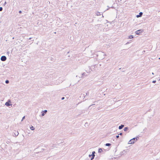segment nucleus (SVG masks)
Returning a JSON list of instances; mask_svg holds the SVG:
<instances>
[{"mask_svg":"<svg viewBox=\"0 0 160 160\" xmlns=\"http://www.w3.org/2000/svg\"><path fill=\"white\" fill-rule=\"evenodd\" d=\"M139 138V137H137L136 138H133L132 139H131L128 142L129 144H133L135 142H136L138 139Z\"/></svg>","mask_w":160,"mask_h":160,"instance_id":"f257e3e1","label":"nucleus"},{"mask_svg":"<svg viewBox=\"0 0 160 160\" xmlns=\"http://www.w3.org/2000/svg\"><path fill=\"white\" fill-rule=\"evenodd\" d=\"M95 151H93L92 153V154H91V155L89 154V157H92L91 158V160H92L94 159V157L95 156Z\"/></svg>","mask_w":160,"mask_h":160,"instance_id":"f03ea898","label":"nucleus"},{"mask_svg":"<svg viewBox=\"0 0 160 160\" xmlns=\"http://www.w3.org/2000/svg\"><path fill=\"white\" fill-rule=\"evenodd\" d=\"M11 103V100H8V102H6L5 103V105L6 106H10V105H12V104H10V103Z\"/></svg>","mask_w":160,"mask_h":160,"instance_id":"7ed1b4c3","label":"nucleus"},{"mask_svg":"<svg viewBox=\"0 0 160 160\" xmlns=\"http://www.w3.org/2000/svg\"><path fill=\"white\" fill-rule=\"evenodd\" d=\"M7 58L5 56H3L1 57V60L2 61H4L6 60Z\"/></svg>","mask_w":160,"mask_h":160,"instance_id":"20e7f679","label":"nucleus"},{"mask_svg":"<svg viewBox=\"0 0 160 160\" xmlns=\"http://www.w3.org/2000/svg\"><path fill=\"white\" fill-rule=\"evenodd\" d=\"M143 31V30L142 29L139 30H137L135 32V33L139 35L140 33L142 32Z\"/></svg>","mask_w":160,"mask_h":160,"instance_id":"39448f33","label":"nucleus"},{"mask_svg":"<svg viewBox=\"0 0 160 160\" xmlns=\"http://www.w3.org/2000/svg\"><path fill=\"white\" fill-rule=\"evenodd\" d=\"M48 112V111L47 110H44V111H42L41 112L42 113V116H44L45 114L46 113Z\"/></svg>","mask_w":160,"mask_h":160,"instance_id":"423d86ee","label":"nucleus"},{"mask_svg":"<svg viewBox=\"0 0 160 160\" xmlns=\"http://www.w3.org/2000/svg\"><path fill=\"white\" fill-rule=\"evenodd\" d=\"M13 133H14V135H13V136H15V137L18 136L19 134L18 131H15Z\"/></svg>","mask_w":160,"mask_h":160,"instance_id":"0eeeda50","label":"nucleus"},{"mask_svg":"<svg viewBox=\"0 0 160 160\" xmlns=\"http://www.w3.org/2000/svg\"><path fill=\"white\" fill-rule=\"evenodd\" d=\"M142 12H140L139 13V15H137V18H139V17H141L142 15Z\"/></svg>","mask_w":160,"mask_h":160,"instance_id":"6e6552de","label":"nucleus"},{"mask_svg":"<svg viewBox=\"0 0 160 160\" xmlns=\"http://www.w3.org/2000/svg\"><path fill=\"white\" fill-rule=\"evenodd\" d=\"M89 94V92H87L86 93H85V95L84 94H83V96L84 97V98H85V97L86 96L88 95Z\"/></svg>","mask_w":160,"mask_h":160,"instance_id":"1a4fd4ad","label":"nucleus"},{"mask_svg":"<svg viewBox=\"0 0 160 160\" xmlns=\"http://www.w3.org/2000/svg\"><path fill=\"white\" fill-rule=\"evenodd\" d=\"M124 127V125H121V126H120L119 127V129H122V128L123 127Z\"/></svg>","mask_w":160,"mask_h":160,"instance_id":"9d476101","label":"nucleus"},{"mask_svg":"<svg viewBox=\"0 0 160 160\" xmlns=\"http://www.w3.org/2000/svg\"><path fill=\"white\" fill-rule=\"evenodd\" d=\"M87 75L86 74V73L85 72H83V73L82 74V76H81V78H83V76H86Z\"/></svg>","mask_w":160,"mask_h":160,"instance_id":"9b49d317","label":"nucleus"},{"mask_svg":"<svg viewBox=\"0 0 160 160\" xmlns=\"http://www.w3.org/2000/svg\"><path fill=\"white\" fill-rule=\"evenodd\" d=\"M100 15V12H97L96 13V15L97 16Z\"/></svg>","mask_w":160,"mask_h":160,"instance_id":"f8f14e48","label":"nucleus"},{"mask_svg":"<svg viewBox=\"0 0 160 160\" xmlns=\"http://www.w3.org/2000/svg\"><path fill=\"white\" fill-rule=\"evenodd\" d=\"M128 129V127H125L124 129V131H127Z\"/></svg>","mask_w":160,"mask_h":160,"instance_id":"ddd939ff","label":"nucleus"},{"mask_svg":"<svg viewBox=\"0 0 160 160\" xmlns=\"http://www.w3.org/2000/svg\"><path fill=\"white\" fill-rule=\"evenodd\" d=\"M30 129H31V130H34V129H35V128H34V127L33 126H31V127H30Z\"/></svg>","mask_w":160,"mask_h":160,"instance_id":"4468645a","label":"nucleus"},{"mask_svg":"<svg viewBox=\"0 0 160 160\" xmlns=\"http://www.w3.org/2000/svg\"><path fill=\"white\" fill-rule=\"evenodd\" d=\"M111 144L110 143H107L106 144H105V145L107 146H111Z\"/></svg>","mask_w":160,"mask_h":160,"instance_id":"2eb2a0df","label":"nucleus"},{"mask_svg":"<svg viewBox=\"0 0 160 160\" xmlns=\"http://www.w3.org/2000/svg\"><path fill=\"white\" fill-rule=\"evenodd\" d=\"M129 39H132L133 38V35H130L129 36Z\"/></svg>","mask_w":160,"mask_h":160,"instance_id":"dca6fc26","label":"nucleus"},{"mask_svg":"<svg viewBox=\"0 0 160 160\" xmlns=\"http://www.w3.org/2000/svg\"><path fill=\"white\" fill-rule=\"evenodd\" d=\"M102 151V150L101 148H99L98 149V152H101Z\"/></svg>","mask_w":160,"mask_h":160,"instance_id":"f3484780","label":"nucleus"},{"mask_svg":"<svg viewBox=\"0 0 160 160\" xmlns=\"http://www.w3.org/2000/svg\"><path fill=\"white\" fill-rule=\"evenodd\" d=\"M5 83H6V84H8L9 83V80H6V81H5Z\"/></svg>","mask_w":160,"mask_h":160,"instance_id":"a211bd4d","label":"nucleus"},{"mask_svg":"<svg viewBox=\"0 0 160 160\" xmlns=\"http://www.w3.org/2000/svg\"><path fill=\"white\" fill-rule=\"evenodd\" d=\"M103 57L102 58V59H103L105 58V56H106V55L105 54H103Z\"/></svg>","mask_w":160,"mask_h":160,"instance_id":"6ab92c4d","label":"nucleus"},{"mask_svg":"<svg viewBox=\"0 0 160 160\" xmlns=\"http://www.w3.org/2000/svg\"><path fill=\"white\" fill-rule=\"evenodd\" d=\"M2 8L1 7H0V11H2Z\"/></svg>","mask_w":160,"mask_h":160,"instance_id":"aec40b11","label":"nucleus"},{"mask_svg":"<svg viewBox=\"0 0 160 160\" xmlns=\"http://www.w3.org/2000/svg\"><path fill=\"white\" fill-rule=\"evenodd\" d=\"M25 118V116H24L22 118V120L21 121H23V119H24Z\"/></svg>","mask_w":160,"mask_h":160,"instance_id":"412c9836","label":"nucleus"},{"mask_svg":"<svg viewBox=\"0 0 160 160\" xmlns=\"http://www.w3.org/2000/svg\"><path fill=\"white\" fill-rule=\"evenodd\" d=\"M6 4H7V2H6V1H5L4 3L3 4V5L4 6H5L6 5Z\"/></svg>","mask_w":160,"mask_h":160,"instance_id":"4be33fe9","label":"nucleus"},{"mask_svg":"<svg viewBox=\"0 0 160 160\" xmlns=\"http://www.w3.org/2000/svg\"><path fill=\"white\" fill-rule=\"evenodd\" d=\"M156 82V80H154L152 82V83H155Z\"/></svg>","mask_w":160,"mask_h":160,"instance_id":"5701e85b","label":"nucleus"},{"mask_svg":"<svg viewBox=\"0 0 160 160\" xmlns=\"http://www.w3.org/2000/svg\"><path fill=\"white\" fill-rule=\"evenodd\" d=\"M119 137V135H118L116 136V137L117 138H118Z\"/></svg>","mask_w":160,"mask_h":160,"instance_id":"b1692460","label":"nucleus"},{"mask_svg":"<svg viewBox=\"0 0 160 160\" xmlns=\"http://www.w3.org/2000/svg\"><path fill=\"white\" fill-rule=\"evenodd\" d=\"M122 132L120 133L119 134V135H122Z\"/></svg>","mask_w":160,"mask_h":160,"instance_id":"393cba45","label":"nucleus"},{"mask_svg":"<svg viewBox=\"0 0 160 160\" xmlns=\"http://www.w3.org/2000/svg\"><path fill=\"white\" fill-rule=\"evenodd\" d=\"M22 11H19V13H22Z\"/></svg>","mask_w":160,"mask_h":160,"instance_id":"a878e982","label":"nucleus"},{"mask_svg":"<svg viewBox=\"0 0 160 160\" xmlns=\"http://www.w3.org/2000/svg\"><path fill=\"white\" fill-rule=\"evenodd\" d=\"M62 100H63L64 99V97H63L62 98Z\"/></svg>","mask_w":160,"mask_h":160,"instance_id":"bb28decb","label":"nucleus"},{"mask_svg":"<svg viewBox=\"0 0 160 160\" xmlns=\"http://www.w3.org/2000/svg\"><path fill=\"white\" fill-rule=\"evenodd\" d=\"M32 38H29V40H31V39Z\"/></svg>","mask_w":160,"mask_h":160,"instance_id":"cd10ccee","label":"nucleus"},{"mask_svg":"<svg viewBox=\"0 0 160 160\" xmlns=\"http://www.w3.org/2000/svg\"><path fill=\"white\" fill-rule=\"evenodd\" d=\"M152 75H154V73H153V72H152Z\"/></svg>","mask_w":160,"mask_h":160,"instance_id":"c85d7f7f","label":"nucleus"},{"mask_svg":"<svg viewBox=\"0 0 160 160\" xmlns=\"http://www.w3.org/2000/svg\"><path fill=\"white\" fill-rule=\"evenodd\" d=\"M103 52H101V54H103Z\"/></svg>","mask_w":160,"mask_h":160,"instance_id":"c756f323","label":"nucleus"},{"mask_svg":"<svg viewBox=\"0 0 160 160\" xmlns=\"http://www.w3.org/2000/svg\"><path fill=\"white\" fill-rule=\"evenodd\" d=\"M102 17H103V15H102Z\"/></svg>","mask_w":160,"mask_h":160,"instance_id":"7c9ffc66","label":"nucleus"},{"mask_svg":"<svg viewBox=\"0 0 160 160\" xmlns=\"http://www.w3.org/2000/svg\"><path fill=\"white\" fill-rule=\"evenodd\" d=\"M159 59H160V58H159Z\"/></svg>","mask_w":160,"mask_h":160,"instance_id":"2f4dec72","label":"nucleus"}]
</instances>
